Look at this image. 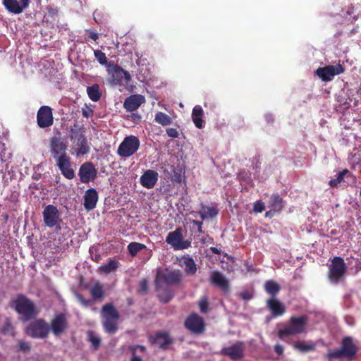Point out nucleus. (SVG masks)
Wrapping results in <instances>:
<instances>
[{
	"label": "nucleus",
	"instance_id": "obj_1",
	"mask_svg": "<svg viewBox=\"0 0 361 361\" xmlns=\"http://www.w3.org/2000/svg\"><path fill=\"white\" fill-rule=\"evenodd\" d=\"M357 350L358 348L354 343L353 338L345 336L341 340V348L329 350L325 357L329 361L343 357L349 360H353L357 357Z\"/></svg>",
	"mask_w": 361,
	"mask_h": 361
},
{
	"label": "nucleus",
	"instance_id": "obj_2",
	"mask_svg": "<svg viewBox=\"0 0 361 361\" xmlns=\"http://www.w3.org/2000/svg\"><path fill=\"white\" fill-rule=\"evenodd\" d=\"M11 307L22 317L23 321H29L39 314L33 301L23 294L17 295L11 302Z\"/></svg>",
	"mask_w": 361,
	"mask_h": 361
},
{
	"label": "nucleus",
	"instance_id": "obj_3",
	"mask_svg": "<svg viewBox=\"0 0 361 361\" xmlns=\"http://www.w3.org/2000/svg\"><path fill=\"white\" fill-rule=\"evenodd\" d=\"M308 322L306 315L293 316L288 322L279 329L278 336L280 339L285 340L286 337L302 334L305 332V327Z\"/></svg>",
	"mask_w": 361,
	"mask_h": 361
},
{
	"label": "nucleus",
	"instance_id": "obj_4",
	"mask_svg": "<svg viewBox=\"0 0 361 361\" xmlns=\"http://www.w3.org/2000/svg\"><path fill=\"white\" fill-rule=\"evenodd\" d=\"M102 317V326L104 331L110 334H114L118 331V321L120 318L118 311L112 303H106L101 310Z\"/></svg>",
	"mask_w": 361,
	"mask_h": 361
},
{
	"label": "nucleus",
	"instance_id": "obj_5",
	"mask_svg": "<svg viewBox=\"0 0 361 361\" xmlns=\"http://www.w3.org/2000/svg\"><path fill=\"white\" fill-rule=\"evenodd\" d=\"M70 139L78 148L75 150L78 157L84 155L90 152V146L85 135L84 128L78 123H74L70 127Z\"/></svg>",
	"mask_w": 361,
	"mask_h": 361
},
{
	"label": "nucleus",
	"instance_id": "obj_6",
	"mask_svg": "<svg viewBox=\"0 0 361 361\" xmlns=\"http://www.w3.org/2000/svg\"><path fill=\"white\" fill-rule=\"evenodd\" d=\"M183 279V275L179 270L166 273L158 272L155 279V287L157 291L163 289L164 286L178 285Z\"/></svg>",
	"mask_w": 361,
	"mask_h": 361
},
{
	"label": "nucleus",
	"instance_id": "obj_7",
	"mask_svg": "<svg viewBox=\"0 0 361 361\" xmlns=\"http://www.w3.org/2000/svg\"><path fill=\"white\" fill-rule=\"evenodd\" d=\"M140 142L135 135L126 136L117 149V154L123 158L133 156L140 148Z\"/></svg>",
	"mask_w": 361,
	"mask_h": 361
},
{
	"label": "nucleus",
	"instance_id": "obj_8",
	"mask_svg": "<svg viewBox=\"0 0 361 361\" xmlns=\"http://www.w3.org/2000/svg\"><path fill=\"white\" fill-rule=\"evenodd\" d=\"M89 291L92 296L91 299H85L82 294L78 292L75 293L78 302L85 307L92 305L96 301L102 300L105 296L104 286L99 282H96L89 288Z\"/></svg>",
	"mask_w": 361,
	"mask_h": 361
},
{
	"label": "nucleus",
	"instance_id": "obj_9",
	"mask_svg": "<svg viewBox=\"0 0 361 361\" xmlns=\"http://www.w3.org/2000/svg\"><path fill=\"white\" fill-rule=\"evenodd\" d=\"M347 266L341 257H334L329 266V279L334 283H338L345 275Z\"/></svg>",
	"mask_w": 361,
	"mask_h": 361
},
{
	"label": "nucleus",
	"instance_id": "obj_10",
	"mask_svg": "<svg viewBox=\"0 0 361 361\" xmlns=\"http://www.w3.org/2000/svg\"><path fill=\"white\" fill-rule=\"evenodd\" d=\"M49 331V325L44 319L32 322L26 328V334L33 338H46Z\"/></svg>",
	"mask_w": 361,
	"mask_h": 361
},
{
	"label": "nucleus",
	"instance_id": "obj_11",
	"mask_svg": "<svg viewBox=\"0 0 361 361\" xmlns=\"http://www.w3.org/2000/svg\"><path fill=\"white\" fill-rule=\"evenodd\" d=\"M181 228H177L175 231L169 232L166 238V242L171 245L176 250L188 249L191 246V242L183 240Z\"/></svg>",
	"mask_w": 361,
	"mask_h": 361
},
{
	"label": "nucleus",
	"instance_id": "obj_12",
	"mask_svg": "<svg viewBox=\"0 0 361 361\" xmlns=\"http://www.w3.org/2000/svg\"><path fill=\"white\" fill-rule=\"evenodd\" d=\"M69 326L68 317L66 313H59L54 315L50 322V329L56 336L61 335Z\"/></svg>",
	"mask_w": 361,
	"mask_h": 361
},
{
	"label": "nucleus",
	"instance_id": "obj_13",
	"mask_svg": "<svg viewBox=\"0 0 361 361\" xmlns=\"http://www.w3.org/2000/svg\"><path fill=\"white\" fill-rule=\"evenodd\" d=\"M185 327L191 333L201 334L205 331V324L202 317L196 313L188 315L184 322Z\"/></svg>",
	"mask_w": 361,
	"mask_h": 361
},
{
	"label": "nucleus",
	"instance_id": "obj_14",
	"mask_svg": "<svg viewBox=\"0 0 361 361\" xmlns=\"http://www.w3.org/2000/svg\"><path fill=\"white\" fill-rule=\"evenodd\" d=\"M344 71V67L338 63L335 66L329 65L319 68L316 71V74L322 81L327 82L332 80L334 76L340 75Z\"/></svg>",
	"mask_w": 361,
	"mask_h": 361
},
{
	"label": "nucleus",
	"instance_id": "obj_15",
	"mask_svg": "<svg viewBox=\"0 0 361 361\" xmlns=\"http://www.w3.org/2000/svg\"><path fill=\"white\" fill-rule=\"evenodd\" d=\"M37 123L39 128H47L54 124L52 109L49 106H42L37 111Z\"/></svg>",
	"mask_w": 361,
	"mask_h": 361
},
{
	"label": "nucleus",
	"instance_id": "obj_16",
	"mask_svg": "<svg viewBox=\"0 0 361 361\" xmlns=\"http://www.w3.org/2000/svg\"><path fill=\"white\" fill-rule=\"evenodd\" d=\"M50 152L55 161L62 156H68L66 153L67 145L61 137L54 136L50 139Z\"/></svg>",
	"mask_w": 361,
	"mask_h": 361
},
{
	"label": "nucleus",
	"instance_id": "obj_17",
	"mask_svg": "<svg viewBox=\"0 0 361 361\" xmlns=\"http://www.w3.org/2000/svg\"><path fill=\"white\" fill-rule=\"evenodd\" d=\"M78 175L82 183H87L97 178V171L92 162L87 161L80 166Z\"/></svg>",
	"mask_w": 361,
	"mask_h": 361
},
{
	"label": "nucleus",
	"instance_id": "obj_18",
	"mask_svg": "<svg viewBox=\"0 0 361 361\" xmlns=\"http://www.w3.org/2000/svg\"><path fill=\"white\" fill-rule=\"evenodd\" d=\"M42 214L44 224L49 228H53L56 226L60 219L59 209L52 204L46 206Z\"/></svg>",
	"mask_w": 361,
	"mask_h": 361
},
{
	"label": "nucleus",
	"instance_id": "obj_19",
	"mask_svg": "<svg viewBox=\"0 0 361 361\" xmlns=\"http://www.w3.org/2000/svg\"><path fill=\"white\" fill-rule=\"evenodd\" d=\"M245 344L242 341H237L235 344L223 348L221 354L228 356L232 360H238L244 357Z\"/></svg>",
	"mask_w": 361,
	"mask_h": 361
},
{
	"label": "nucleus",
	"instance_id": "obj_20",
	"mask_svg": "<svg viewBox=\"0 0 361 361\" xmlns=\"http://www.w3.org/2000/svg\"><path fill=\"white\" fill-rule=\"evenodd\" d=\"M30 3V0H2V4L6 11L12 14H20L24 11Z\"/></svg>",
	"mask_w": 361,
	"mask_h": 361
},
{
	"label": "nucleus",
	"instance_id": "obj_21",
	"mask_svg": "<svg viewBox=\"0 0 361 361\" xmlns=\"http://www.w3.org/2000/svg\"><path fill=\"white\" fill-rule=\"evenodd\" d=\"M56 161L61 174L66 178L72 180L75 177V171L72 167L71 157L69 156H62Z\"/></svg>",
	"mask_w": 361,
	"mask_h": 361
},
{
	"label": "nucleus",
	"instance_id": "obj_22",
	"mask_svg": "<svg viewBox=\"0 0 361 361\" xmlns=\"http://www.w3.org/2000/svg\"><path fill=\"white\" fill-rule=\"evenodd\" d=\"M145 102V98L141 94H133L128 97L123 103V107L127 111H134Z\"/></svg>",
	"mask_w": 361,
	"mask_h": 361
},
{
	"label": "nucleus",
	"instance_id": "obj_23",
	"mask_svg": "<svg viewBox=\"0 0 361 361\" xmlns=\"http://www.w3.org/2000/svg\"><path fill=\"white\" fill-rule=\"evenodd\" d=\"M158 178L159 174L156 171L151 169L147 170L140 177V184L147 189H151L156 185Z\"/></svg>",
	"mask_w": 361,
	"mask_h": 361
},
{
	"label": "nucleus",
	"instance_id": "obj_24",
	"mask_svg": "<svg viewBox=\"0 0 361 361\" xmlns=\"http://www.w3.org/2000/svg\"><path fill=\"white\" fill-rule=\"evenodd\" d=\"M111 77L115 85H127L131 80L130 73L121 67H116L114 70Z\"/></svg>",
	"mask_w": 361,
	"mask_h": 361
},
{
	"label": "nucleus",
	"instance_id": "obj_25",
	"mask_svg": "<svg viewBox=\"0 0 361 361\" xmlns=\"http://www.w3.org/2000/svg\"><path fill=\"white\" fill-rule=\"evenodd\" d=\"M98 201V193L94 188H90L85 191L84 195V207L87 211H91L96 207Z\"/></svg>",
	"mask_w": 361,
	"mask_h": 361
},
{
	"label": "nucleus",
	"instance_id": "obj_26",
	"mask_svg": "<svg viewBox=\"0 0 361 361\" xmlns=\"http://www.w3.org/2000/svg\"><path fill=\"white\" fill-rule=\"evenodd\" d=\"M210 282L221 288L224 292H228L230 286L228 281L219 271H213L210 276Z\"/></svg>",
	"mask_w": 361,
	"mask_h": 361
},
{
	"label": "nucleus",
	"instance_id": "obj_27",
	"mask_svg": "<svg viewBox=\"0 0 361 361\" xmlns=\"http://www.w3.org/2000/svg\"><path fill=\"white\" fill-rule=\"evenodd\" d=\"M267 307L274 317L283 315L286 312L283 305L276 298H271L267 300Z\"/></svg>",
	"mask_w": 361,
	"mask_h": 361
},
{
	"label": "nucleus",
	"instance_id": "obj_28",
	"mask_svg": "<svg viewBox=\"0 0 361 361\" xmlns=\"http://www.w3.org/2000/svg\"><path fill=\"white\" fill-rule=\"evenodd\" d=\"M179 265L185 267L184 271L187 275L193 276L197 272V265L193 258L188 255H184L180 259Z\"/></svg>",
	"mask_w": 361,
	"mask_h": 361
},
{
	"label": "nucleus",
	"instance_id": "obj_29",
	"mask_svg": "<svg viewBox=\"0 0 361 361\" xmlns=\"http://www.w3.org/2000/svg\"><path fill=\"white\" fill-rule=\"evenodd\" d=\"M202 220L205 219H213L219 214V209L216 207H209L203 204H200V210L198 212Z\"/></svg>",
	"mask_w": 361,
	"mask_h": 361
},
{
	"label": "nucleus",
	"instance_id": "obj_30",
	"mask_svg": "<svg viewBox=\"0 0 361 361\" xmlns=\"http://www.w3.org/2000/svg\"><path fill=\"white\" fill-rule=\"evenodd\" d=\"M154 343L159 345L160 348L166 349L172 343V339L166 332H158L155 334Z\"/></svg>",
	"mask_w": 361,
	"mask_h": 361
},
{
	"label": "nucleus",
	"instance_id": "obj_31",
	"mask_svg": "<svg viewBox=\"0 0 361 361\" xmlns=\"http://www.w3.org/2000/svg\"><path fill=\"white\" fill-rule=\"evenodd\" d=\"M203 114L204 111L200 106L197 105L193 108L192 112V121L196 128L199 129L202 128L204 126V121L202 119Z\"/></svg>",
	"mask_w": 361,
	"mask_h": 361
},
{
	"label": "nucleus",
	"instance_id": "obj_32",
	"mask_svg": "<svg viewBox=\"0 0 361 361\" xmlns=\"http://www.w3.org/2000/svg\"><path fill=\"white\" fill-rule=\"evenodd\" d=\"M87 94L92 102H98L102 97L100 86L95 83L87 87Z\"/></svg>",
	"mask_w": 361,
	"mask_h": 361
},
{
	"label": "nucleus",
	"instance_id": "obj_33",
	"mask_svg": "<svg viewBox=\"0 0 361 361\" xmlns=\"http://www.w3.org/2000/svg\"><path fill=\"white\" fill-rule=\"evenodd\" d=\"M119 262L114 259L109 258L106 264H102L99 268V273L109 274L115 271L118 267Z\"/></svg>",
	"mask_w": 361,
	"mask_h": 361
},
{
	"label": "nucleus",
	"instance_id": "obj_34",
	"mask_svg": "<svg viewBox=\"0 0 361 361\" xmlns=\"http://www.w3.org/2000/svg\"><path fill=\"white\" fill-rule=\"evenodd\" d=\"M269 207L275 212H280L283 207L282 197L277 193L273 194L270 197Z\"/></svg>",
	"mask_w": 361,
	"mask_h": 361
},
{
	"label": "nucleus",
	"instance_id": "obj_35",
	"mask_svg": "<svg viewBox=\"0 0 361 361\" xmlns=\"http://www.w3.org/2000/svg\"><path fill=\"white\" fill-rule=\"evenodd\" d=\"M264 289L267 293L272 296L271 298H276L281 290V286L276 281L269 280L264 284Z\"/></svg>",
	"mask_w": 361,
	"mask_h": 361
},
{
	"label": "nucleus",
	"instance_id": "obj_36",
	"mask_svg": "<svg viewBox=\"0 0 361 361\" xmlns=\"http://www.w3.org/2000/svg\"><path fill=\"white\" fill-rule=\"evenodd\" d=\"M293 347L302 353H306L309 351H313L315 350V345L312 342H309L308 343H302V342H295L293 343Z\"/></svg>",
	"mask_w": 361,
	"mask_h": 361
},
{
	"label": "nucleus",
	"instance_id": "obj_37",
	"mask_svg": "<svg viewBox=\"0 0 361 361\" xmlns=\"http://www.w3.org/2000/svg\"><path fill=\"white\" fill-rule=\"evenodd\" d=\"M348 173V169H345L340 171L334 179H331L329 182V185L331 188H337L338 185L342 182H345V175Z\"/></svg>",
	"mask_w": 361,
	"mask_h": 361
},
{
	"label": "nucleus",
	"instance_id": "obj_38",
	"mask_svg": "<svg viewBox=\"0 0 361 361\" xmlns=\"http://www.w3.org/2000/svg\"><path fill=\"white\" fill-rule=\"evenodd\" d=\"M145 248V245L137 242H132L128 245V250L132 257H135L138 252Z\"/></svg>",
	"mask_w": 361,
	"mask_h": 361
},
{
	"label": "nucleus",
	"instance_id": "obj_39",
	"mask_svg": "<svg viewBox=\"0 0 361 361\" xmlns=\"http://www.w3.org/2000/svg\"><path fill=\"white\" fill-rule=\"evenodd\" d=\"M173 296L174 291L169 288L163 289L158 294V298L159 300L164 303L169 302L173 298Z\"/></svg>",
	"mask_w": 361,
	"mask_h": 361
},
{
	"label": "nucleus",
	"instance_id": "obj_40",
	"mask_svg": "<svg viewBox=\"0 0 361 361\" xmlns=\"http://www.w3.org/2000/svg\"><path fill=\"white\" fill-rule=\"evenodd\" d=\"M155 121L161 126L170 125L172 122L171 118L163 112H158L155 115Z\"/></svg>",
	"mask_w": 361,
	"mask_h": 361
},
{
	"label": "nucleus",
	"instance_id": "obj_41",
	"mask_svg": "<svg viewBox=\"0 0 361 361\" xmlns=\"http://www.w3.org/2000/svg\"><path fill=\"white\" fill-rule=\"evenodd\" d=\"M88 341L91 343L92 348L94 350H97L101 345L100 338L95 336L93 331H87Z\"/></svg>",
	"mask_w": 361,
	"mask_h": 361
},
{
	"label": "nucleus",
	"instance_id": "obj_42",
	"mask_svg": "<svg viewBox=\"0 0 361 361\" xmlns=\"http://www.w3.org/2000/svg\"><path fill=\"white\" fill-rule=\"evenodd\" d=\"M1 331L4 335H11L13 336L15 335L14 326L9 319H6Z\"/></svg>",
	"mask_w": 361,
	"mask_h": 361
},
{
	"label": "nucleus",
	"instance_id": "obj_43",
	"mask_svg": "<svg viewBox=\"0 0 361 361\" xmlns=\"http://www.w3.org/2000/svg\"><path fill=\"white\" fill-rule=\"evenodd\" d=\"M359 12H355L353 6L348 7L346 11V18L348 22L353 23L358 19L360 16Z\"/></svg>",
	"mask_w": 361,
	"mask_h": 361
},
{
	"label": "nucleus",
	"instance_id": "obj_44",
	"mask_svg": "<svg viewBox=\"0 0 361 361\" xmlns=\"http://www.w3.org/2000/svg\"><path fill=\"white\" fill-rule=\"evenodd\" d=\"M94 55L97 61L101 65H106L107 58L104 52H102L101 50L97 49L94 51Z\"/></svg>",
	"mask_w": 361,
	"mask_h": 361
},
{
	"label": "nucleus",
	"instance_id": "obj_45",
	"mask_svg": "<svg viewBox=\"0 0 361 361\" xmlns=\"http://www.w3.org/2000/svg\"><path fill=\"white\" fill-rule=\"evenodd\" d=\"M345 180L348 185H355L357 183V178L348 169V173L345 175Z\"/></svg>",
	"mask_w": 361,
	"mask_h": 361
},
{
	"label": "nucleus",
	"instance_id": "obj_46",
	"mask_svg": "<svg viewBox=\"0 0 361 361\" xmlns=\"http://www.w3.org/2000/svg\"><path fill=\"white\" fill-rule=\"evenodd\" d=\"M199 307L201 312L206 313L209 308L208 300L206 297L202 298L199 302Z\"/></svg>",
	"mask_w": 361,
	"mask_h": 361
},
{
	"label": "nucleus",
	"instance_id": "obj_47",
	"mask_svg": "<svg viewBox=\"0 0 361 361\" xmlns=\"http://www.w3.org/2000/svg\"><path fill=\"white\" fill-rule=\"evenodd\" d=\"M94 110L88 105L85 104L84 107L82 108V115L85 118H90L93 116Z\"/></svg>",
	"mask_w": 361,
	"mask_h": 361
},
{
	"label": "nucleus",
	"instance_id": "obj_48",
	"mask_svg": "<svg viewBox=\"0 0 361 361\" xmlns=\"http://www.w3.org/2000/svg\"><path fill=\"white\" fill-rule=\"evenodd\" d=\"M264 203L261 200H258L254 204L253 211L256 213H261L264 210Z\"/></svg>",
	"mask_w": 361,
	"mask_h": 361
},
{
	"label": "nucleus",
	"instance_id": "obj_49",
	"mask_svg": "<svg viewBox=\"0 0 361 361\" xmlns=\"http://www.w3.org/2000/svg\"><path fill=\"white\" fill-rule=\"evenodd\" d=\"M19 350L23 352H28L31 349L30 344L28 342L19 341L18 342Z\"/></svg>",
	"mask_w": 361,
	"mask_h": 361
},
{
	"label": "nucleus",
	"instance_id": "obj_50",
	"mask_svg": "<svg viewBox=\"0 0 361 361\" xmlns=\"http://www.w3.org/2000/svg\"><path fill=\"white\" fill-rule=\"evenodd\" d=\"M129 349H130L132 355H133V353H135V355H136V352H137V349H139L140 350V352H142V353H144L146 350L145 346L141 345H131L129 347Z\"/></svg>",
	"mask_w": 361,
	"mask_h": 361
},
{
	"label": "nucleus",
	"instance_id": "obj_51",
	"mask_svg": "<svg viewBox=\"0 0 361 361\" xmlns=\"http://www.w3.org/2000/svg\"><path fill=\"white\" fill-rule=\"evenodd\" d=\"M239 296L244 300H250L252 298L253 295L248 290H245L239 293Z\"/></svg>",
	"mask_w": 361,
	"mask_h": 361
},
{
	"label": "nucleus",
	"instance_id": "obj_52",
	"mask_svg": "<svg viewBox=\"0 0 361 361\" xmlns=\"http://www.w3.org/2000/svg\"><path fill=\"white\" fill-rule=\"evenodd\" d=\"M147 289H148L147 281L146 279L142 280L140 283V288H139L138 291L140 293H147Z\"/></svg>",
	"mask_w": 361,
	"mask_h": 361
},
{
	"label": "nucleus",
	"instance_id": "obj_53",
	"mask_svg": "<svg viewBox=\"0 0 361 361\" xmlns=\"http://www.w3.org/2000/svg\"><path fill=\"white\" fill-rule=\"evenodd\" d=\"M166 133L169 137L172 138H177L178 137L179 135L178 130L176 128H173L166 129Z\"/></svg>",
	"mask_w": 361,
	"mask_h": 361
},
{
	"label": "nucleus",
	"instance_id": "obj_54",
	"mask_svg": "<svg viewBox=\"0 0 361 361\" xmlns=\"http://www.w3.org/2000/svg\"><path fill=\"white\" fill-rule=\"evenodd\" d=\"M95 251L96 252V249H94L93 247H91L90 248V255H92V259L93 261H94L95 262H99L100 260H101V256L100 255L97 254V253H95L94 255L93 254V252Z\"/></svg>",
	"mask_w": 361,
	"mask_h": 361
},
{
	"label": "nucleus",
	"instance_id": "obj_55",
	"mask_svg": "<svg viewBox=\"0 0 361 361\" xmlns=\"http://www.w3.org/2000/svg\"><path fill=\"white\" fill-rule=\"evenodd\" d=\"M190 223L194 226H196L197 228V232L200 233H203L204 231L202 230V221H199L197 220H191Z\"/></svg>",
	"mask_w": 361,
	"mask_h": 361
},
{
	"label": "nucleus",
	"instance_id": "obj_56",
	"mask_svg": "<svg viewBox=\"0 0 361 361\" xmlns=\"http://www.w3.org/2000/svg\"><path fill=\"white\" fill-rule=\"evenodd\" d=\"M87 32L89 33V38L94 40V41H97L99 38V35L97 32H94V31H92V30H86Z\"/></svg>",
	"mask_w": 361,
	"mask_h": 361
},
{
	"label": "nucleus",
	"instance_id": "obj_57",
	"mask_svg": "<svg viewBox=\"0 0 361 361\" xmlns=\"http://www.w3.org/2000/svg\"><path fill=\"white\" fill-rule=\"evenodd\" d=\"M274 351L277 355H281L283 353V347L281 345L276 344L274 345Z\"/></svg>",
	"mask_w": 361,
	"mask_h": 361
},
{
	"label": "nucleus",
	"instance_id": "obj_58",
	"mask_svg": "<svg viewBox=\"0 0 361 361\" xmlns=\"http://www.w3.org/2000/svg\"><path fill=\"white\" fill-rule=\"evenodd\" d=\"M130 361H142V360L141 357H140L137 355H135V353H133V355H132V356H131Z\"/></svg>",
	"mask_w": 361,
	"mask_h": 361
},
{
	"label": "nucleus",
	"instance_id": "obj_59",
	"mask_svg": "<svg viewBox=\"0 0 361 361\" xmlns=\"http://www.w3.org/2000/svg\"><path fill=\"white\" fill-rule=\"evenodd\" d=\"M275 212H276L275 211H274L272 209H271L270 210H269V211H267V212H266V214H265V216H266V217H270V218H271V217L274 216V213H275Z\"/></svg>",
	"mask_w": 361,
	"mask_h": 361
},
{
	"label": "nucleus",
	"instance_id": "obj_60",
	"mask_svg": "<svg viewBox=\"0 0 361 361\" xmlns=\"http://www.w3.org/2000/svg\"><path fill=\"white\" fill-rule=\"evenodd\" d=\"M131 117L133 118V120H140L141 118L140 116L137 114H133L131 115Z\"/></svg>",
	"mask_w": 361,
	"mask_h": 361
},
{
	"label": "nucleus",
	"instance_id": "obj_61",
	"mask_svg": "<svg viewBox=\"0 0 361 361\" xmlns=\"http://www.w3.org/2000/svg\"><path fill=\"white\" fill-rule=\"evenodd\" d=\"M210 249H211V251L212 252V253H214V254L218 255L220 253L219 250L216 247H212Z\"/></svg>",
	"mask_w": 361,
	"mask_h": 361
},
{
	"label": "nucleus",
	"instance_id": "obj_62",
	"mask_svg": "<svg viewBox=\"0 0 361 361\" xmlns=\"http://www.w3.org/2000/svg\"><path fill=\"white\" fill-rule=\"evenodd\" d=\"M66 228L68 229V236H71V233H72L71 230L70 228H68V227H66Z\"/></svg>",
	"mask_w": 361,
	"mask_h": 361
},
{
	"label": "nucleus",
	"instance_id": "obj_63",
	"mask_svg": "<svg viewBox=\"0 0 361 361\" xmlns=\"http://www.w3.org/2000/svg\"><path fill=\"white\" fill-rule=\"evenodd\" d=\"M56 226L57 231L61 229V226H58L57 225Z\"/></svg>",
	"mask_w": 361,
	"mask_h": 361
},
{
	"label": "nucleus",
	"instance_id": "obj_64",
	"mask_svg": "<svg viewBox=\"0 0 361 361\" xmlns=\"http://www.w3.org/2000/svg\"><path fill=\"white\" fill-rule=\"evenodd\" d=\"M360 196L361 197V188H360Z\"/></svg>",
	"mask_w": 361,
	"mask_h": 361
}]
</instances>
